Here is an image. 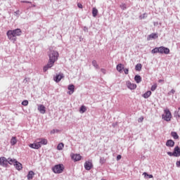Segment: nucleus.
<instances>
[{"instance_id": "obj_41", "label": "nucleus", "mask_w": 180, "mask_h": 180, "mask_svg": "<svg viewBox=\"0 0 180 180\" xmlns=\"http://www.w3.org/2000/svg\"><path fill=\"white\" fill-rule=\"evenodd\" d=\"M124 72L126 75H127V74H129V69L127 68L124 69Z\"/></svg>"}, {"instance_id": "obj_52", "label": "nucleus", "mask_w": 180, "mask_h": 180, "mask_svg": "<svg viewBox=\"0 0 180 180\" xmlns=\"http://www.w3.org/2000/svg\"><path fill=\"white\" fill-rule=\"evenodd\" d=\"M31 7H32V8H36V5L32 4V5L31 6Z\"/></svg>"}, {"instance_id": "obj_43", "label": "nucleus", "mask_w": 180, "mask_h": 180, "mask_svg": "<svg viewBox=\"0 0 180 180\" xmlns=\"http://www.w3.org/2000/svg\"><path fill=\"white\" fill-rule=\"evenodd\" d=\"M21 3L22 4H32V2L29 1H21Z\"/></svg>"}, {"instance_id": "obj_33", "label": "nucleus", "mask_w": 180, "mask_h": 180, "mask_svg": "<svg viewBox=\"0 0 180 180\" xmlns=\"http://www.w3.org/2000/svg\"><path fill=\"white\" fill-rule=\"evenodd\" d=\"M22 106H27V105H29V101L27 100H24L22 102Z\"/></svg>"}, {"instance_id": "obj_17", "label": "nucleus", "mask_w": 180, "mask_h": 180, "mask_svg": "<svg viewBox=\"0 0 180 180\" xmlns=\"http://www.w3.org/2000/svg\"><path fill=\"white\" fill-rule=\"evenodd\" d=\"M38 141H39L38 143H39L40 146L47 145L48 141H47V139H38Z\"/></svg>"}, {"instance_id": "obj_39", "label": "nucleus", "mask_w": 180, "mask_h": 180, "mask_svg": "<svg viewBox=\"0 0 180 180\" xmlns=\"http://www.w3.org/2000/svg\"><path fill=\"white\" fill-rule=\"evenodd\" d=\"M56 133H58V129H53L51 131V134H54Z\"/></svg>"}, {"instance_id": "obj_12", "label": "nucleus", "mask_w": 180, "mask_h": 180, "mask_svg": "<svg viewBox=\"0 0 180 180\" xmlns=\"http://www.w3.org/2000/svg\"><path fill=\"white\" fill-rule=\"evenodd\" d=\"M127 86L131 90L136 89V88H137V85L136 84H133L130 82H127Z\"/></svg>"}, {"instance_id": "obj_27", "label": "nucleus", "mask_w": 180, "mask_h": 180, "mask_svg": "<svg viewBox=\"0 0 180 180\" xmlns=\"http://www.w3.org/2000/svg\"><path fill=\"white\" fill-rule=\"evenodd\" d=\"M92 15H93L94 18H96V16L98 15V9H96V8H93Z\"/></svg>"}, {"instance_id": "obj_37", "label": "nucleus", "mask_w": 180, "mask_h": 180, "mask_svg": "<svg viewBox=\"0 0 180 180\" xmlns=\"http://www.w3.org/2000/svg\"><path fill=\"white\" fill-rule=\"evenodd\" d=\"M155 89H157V84H153V85L151 86V89H150V90H151L152 91H155Z\"/></svg>"}, {"instance_id": "obj_46", "label": "nucleus", "mask_w": 180, "mask_h": 180, "mask_svg": "<svg viewBox=\"0 0 180 180\" xmlns=\"http://www.w3.org/2000/svg\"><path fill=\"white\" fill-rule=\"evenodd\" d=\"M84 32H88V28L86 27H84Z\"/></svg>"}, {"instance_id": "obj_26", "label": "nucleus", "mask_w": 180, "mask_h": 180, "mask_svg": "<svg viewBox=\"0 0 180 180\" xmlns=\"http://www.w3.org/2000/svg\"><path fill=\"white\" fill-rule=\"evenodd\" d=\"M80 113H85L86 112V107L85 105H82L79 108Z\"/></svg>"}, {"instance_id": "obj_22", "label": "nucleus", "mask_w": 180, "mask_h": 180, "mask_svg": "<svg viewBox=\"0 0 180 180\" xmlns=\"http://www.w3.org/2000/svg\"><path fill=\"white\" fill-rule=\"evenodd\" d=\"M11 146H15L16 143H18V139H16V136H13L10 141Z\"/></svg>"}, {"instance_id": "obj_4", "label": "nucleus", "mask_w": 180, "mask_h": 180, "mask_svg": "<svg viewBox=\"0 0 180 180\" xmlns=\"http://www.w3.org/2000/svg\"><path fill=\"white\" fill-rule=\"evenodd\" d=\"M167 154L169 157H180V148H179V146H176L174 148L173 152H167Z\"/></svg>"}, {"instance_id": "obj_23", "label": "nucleus", "mask_w": 180, "mask_h": 180, "mask_svg": "<svg viewBox=\"0 0 180 180\" xmlns=\"http://www.w3.org/2000/svg\"><path fill=\"white\" fill-rule=\"evenodd\" d=\"M134 80L136 81V84H140V82H141V76L139 75H135Z\"/></svg>"}, {"instance_id": "obj_7", "label": "nucleus", "mask_w": 180, "mask_h": 180, "mask_svg": "<svg viewBox=\"0 0 180 180\" xmlns=\"http://www.w3.org/2000/svg\"><path fill=\"white\" fill-rule=\"evenodd\" d=\"M159 53L160 54H169V49L165 46L159 47Z\"/></svg>"}, {"instance_id": "obj_29", "label": "nucleus", "mask_w": 180, "mask_h": 180, "mask_svg": "<svg viewBox=\"0 0 180 180\" xmlns=\"http://www.w3.org/2000/svg\"><path fill=\"white\" fill-rule=\"evenodd\" d=\"M152 54H156V53H160V48L155 47L151 51Z\"/></svg>"}, {"instance_id": "obj_18", "label": "nucleus", "mask_w": 180, "mask_h": 180, "mask_svg": "<svg viewBox=\"0 0 180 180\" xmlns=\"http://www.w3.org/2000/svg\"><path fill=\"white\" fill-rule=\"evenodd\" d=\"M14 165L15 166V169H18V171H20V169H22V168H23L22 167L21 163L18 161L15 162Z\"/></svg>"}, {"instance_id": "obj_51", "label": "nucleus", "mask_w": 180, "mask_h": 180, "mask_svg": "<svg viewBox=\"0 0 180 180\" xmlns=\"http://www.w3.org/2000/svg\"><path fill=\"white\" fill-rule=\"evenodd\" d=\"M23 82H27V78H25Z\"/></svg>"}, {"instance_id": "obj_13", "label": "nucleus", "mask_w": 180, "mask_h": 180, "mask_svg": "<svg viewBox=\"0 0 180 180\" xmlns=\"http://www.w3.org/2000/svg\"><path fill=\"white\" fill-rule=\"evenodd\" d=\"M175 146V142L172 139H169L166 141V146L170 147L171 148Z\"/></svg>"}, {"instance_id": "obj_53", "label": "nucleus", "mask_w": 180, "mask_h": 180, "mask_svg": "<svg viewBox=\"0 0 180 180\" xmlns=\"http://www.w3.org/2000/svg\"><path fill=\"white\" fill-rule=\"evenodd\" d=\"M178 110H180V107L178 108Z\"/></svg>"}, {"instance_id": "obj_28", "label": "nucleus", "mask_w": 180, "mask_h": 180, "mask_svg": "<svg viewBox=\"0 0 180 180\" xmlns=\"http://www.w3.org/2000/svg\"><path fill=\"white\" fill-rule=\"evenodd\" d=\"M141 68H143V66L141 65V63H138L135 66L136 71H140L141 70Z\"/></svg>"}, {"instance_id": "obj_24", "label": "nucleus", "mask_w": 180, "mask_h": 180, "mask_svg": "<svg viewBox=\"0 0 180 180\" xmlns=\"http://www.w3.org/2000/svg\"><path fill=\"white\" fill-rule=\"evenodd\" d=\"M171 136L173 137V139H174V140H178V139H179V136L176 131H172Z\"/></svg>"}, {"instance_id": "obj_15", "label": "nucleus", "mask_w": 180, "mask_h": 180, "mask_svg": "<svg viewBox=\"0 0 180 180\" xmlns=\"http://www.w3.org/2000/svg\"><path fill=\"white\" fill-rule=\"evenodd\" d=\"M63 78H64L63 74L56 75V77L54 78V81H56V82H60V81H61Z\"/></svg>"}, {"instance_id": "obj_21", "label": "nucleus", "mask_w": 180, "mask_h": 180, "mask_svg": "<svg viewBox=\"0 0 180 180\" xmlns=\"http://www.w3.org/2000/svg\"><path fill=\"white\" fill-rule=\"evenodd\" d=\"M150 96H151V91H148L145 94H143V97L145 99H148V98H150Z\"/></svg>"}, {"instance_id": "obj_8", "label": "nucleus", "mask_w": 180, "mask_h": 180, "mask_svg": "<svg viewBox=\"0 0 180 180\" xmlns=\"http://www.w3.org/2000/svg\"><path fill=\"white\" fill-rule=\"evenodd\" d=\"M94 165H92V162L86 161L84 162V168L86 171H91Z\"/></svg>"}, {"instance_id": "obj_11", "label": "nucleus", "mask_w": 180, "mask_h": 180, "mask_svg": "<svg viewBox=\"0 0 180 180\" xmlns=\"http://www.w3.org/2000/svg\"><path fill=\"white\" fill-rule=\"evenodd\" d=\"M155 39H158V33H152L150 34H149L147 37V40L148 41H150V40H153Z\"/></svg>"}, {"instance_id": "obj_49", "label": "nucleus", "mask_w": 180, "mask_h": 180, "mask_svg": "<svg viewBox=\"0 0 180 180\" xmlns=\"http://www.w3.org/2000/svg\"><path fill=\"white\" fill-rule=\"evenodd\" d=\"M19 11H15V15H19Z\"/></svg>"}, {"instance_id": "obj_16", "label": "nucleus", "mask_w": 180, "mask_h": 180, "mask_svg": "<svg viewBox=\"0 0 180 180\" xmlns=\"http://www.w3.org/2000/svg\"><path fill=\"white\" fill-rule=\"evenodd\" d=\"M38 110L41 115H44V113H46V107L43 105H40L38 106Z\"/></svg>"}, {"instance_id": "obj_2", "label": "nucleus", "mask_w": 180, "mask_h": 180, "mask_svg": "<svg viewBox=\"0 0 180 180\" xmlns=\"http://www.w3.org/2000/svg\"><path fill=\"white\" fill-rule=\"evenodd\" d=\"M8 39H9V40H12L13 41H16V37L17 36H20L22 34V30L19 28H17L15 30H8L6 32Z\"/></svg>"}, {"instance_id": "obj_3", "label": "nucleus", "mask_w": 180, "mask_h": 180, "mask_svg": "<svg viewBox=\"0 0 180 180\" xmlns=\"http://www.w3.org/2000/svg\"><path fill=\"white\" fill-rule=\"evenodd\" d=\"M52 171L54 174H62L63 171H64V165L58 164L52 167Z\"/></svg>"}, {"instance_id": "obj_40", "label": "nucleus", "mask_w": 180, "mask_h": 180, "mask_svg": "<svg viewBox=\"0 0 180 180\" xmlns=\"http://www.w3.org/2000/svg\"><path fill=\"white\" fill-rule=\"evenodd\" d=\"M174 94H175V90L174 89H172L169 93H168V95H174Z\"/></svg>"}, {"instance_id": "obj_48", "label": "nucleus", "mask_w": 180, "mask_h": 180, "mask_svg": "<svg viewBox=\"0 0 180 180\" xmlns=\"http://www.w3.org/2000/svg\"><path fill=\"white\" fill-rule=\"evenodd\" d=\"M158 82H159L160 84H161V82H164V79H159V80H158Z\"/></svg>"}, {"instance_id": "obj_42", "label": "nucleus", "mask_w": 180, "mask_h": 180, "mask_svg": "<svg viewBox=\"0 0 180 180\" xmlns=\"http://www.w3.org/2000/svg\"><path fill=\"white\" fill-rule=\"evenodd\" d=\"M120 160H122V155H118L117 156V161H120Z\"/></svg>"}, {"instance_id": "obj_9", "label": "nucleus", "mask_w": 180, "mask_h": 180, "mask_svg": "<svg viewBox=\"0 0 180 180\" xmlns=\"http://www.w3.org/2000/svg\"><path fill=\"white\" fill-rule=\"evenodd\" d=\"M29 147H30V148H34V150H39V148H41V145H40V143L37 142L35 143H30Z\"/></svg>"}, {"instance_id": "obj_32", "label": "nucleus", "mask_w": 180, "mask_h": 180, "mask_svg": "<svg viewBox=\"0 0 180 180\" xmlns=\"http://www.w3.org/2000/svg\"><path fill=\"white\" fill-rule=\"evenodd\" d=\"M174 117H176V119H179L180 118L179 110L174 112Z\"/></svg>"}, {"instance_id": "obj_5", "label": "nucleus", "mask_w": 180, "mask_h": 180, "mask_svg": "<svg viewBox=\"0 0 180 180\" xmlns=\"http://www.w3.org/2000/svg\"><path fill=\"white\" fill-rule=\"evenodd\" d=\"M165 116L164 115H162V119L165 120L166 122H170L171 119L172 117V115L171 114V111H169L168 109H165L164 110Z\"/></svg>"}, {"instance_id": "obj_34", "label": "nucleus", "mask_w": 180, "mask_h": 180, "mask_svg": "<svg viewBox=\"0 0 180 180\" xmlns=\"http://www.w3.org/2000/svg\"><path fill=\"white\" fill-rule=\"evenodd\" d=\"M143 175H144V176H148V178H150V179L153 178V174H147V172H143Z\"/></svg>"}, {"instance_id": "obj_31", "label": "nucleus", "mask_w": 180, "mask_h": 180, "mask_svg": "<svg viewBox=\"0 0 180 180\" xmlns=\"http://www.w3.org/2000/svg\"><path fill=\"white\" fill-rule=\"evenodd\" d=\"M92 65L94 66V68H99V65H98V63L95 60L92 61Z\"/></svg>"}, {"instance_id": "obj_44", "label": "nucleus", "mask_w": 180, "mask_h": 180, "mask_svg": "<svg viewBox=\"0 0 180 180\" xmlns=\"http://www.w3.org/2000/svg\"><path fill=\"white\" fill-rule=\"evenodd\" d=\"M101 72H103V74H106V70L102 68V69L101 70Z\"/></svg>"}, {"instance_id": "obj_6", "label": "nucleus", "mask_w": 180, "mask_h": 180, "mask_svg": "<svg viewBox=\"0 0 180 180\" xmlns=\"http://www.w3.org/2000/svg\"><path fill=\"white\" fill-rule=\"evenodd\" d=\"M0 165L1 167H4V168L8 167V159L5 157L0 158Z\"/></svg>"}, {"instance_id": "obj_20", "label": "nucleus", "mask_w": 180, "mask_h": 180, "mask_svg": "<svg viewBox=\"0 0 180 180\" xmlns=\"http://www.w3.org/2000/svg\"><path fill=\"white\" fill-rule=\"evenodd\" d=\"M7 160H8V165L10 164V165H15V163L18 161L15 159H12L11 158L7 159Z\"/></svg>"}, {"instance_id": "obj_30", "label": "nucleus", "mask_w": 180, "mask_h": 180, "mask_svg": "<svg viewBox=\"0 0 180 180\" xmlns=\"http://www.w3.org/2000/svg\"><path fill=\"white\" fill-rule=\"evenodd\" d=\"M63 148H64V143H60L57 146V150H58L59 151H61V150H63Z\"/></svg>"}, {"instance_id": "obj_1", "label": "nucleus", "mask_w": 180, "mask_h": 180, "mask_svg": "<svg viewBox=\"0 0 180 180\" xmlns=\"http://www.w3.org/2000/svg\"><path fill=\"white\" fill-rule=\"evenodd\" d=\"M49 60L46 65L43 68L44 72H46L49 68H51L54 65V63L58 60L59 54L58 51L55 50H50L49 52Z\"/></svg>"}, {"instance_id": "obj_47", "label": "nucleus", "mask_w": 180, "mask_h": 180, "mask_svg": "<svg viewBox=\"0 0 180 180\" xmlns=\"http://www.w3.org/2000/svg\"><path fill=\"white\" fill-rule=\"evenodd\" d=\"M143 120H144V118L143 117H140L138 120V122H143Z\"/></svg>"}, {"instance_id": "obj_50", "label": "nucleus", "mask_w": 180, "mask_h": 180, "mask_svg": "<svg viewBox=\"0 0 180 180\" xmlns=\"http://www.w3.org/2000/svg\"><path fill=\"white\" fill-rule=\"evenodd\" d=\"M79 41H82V40L84 39L83 38H82V37H79Z\"/></svg>"}, {"instance_id": "obj_10", "label": "nucleus", "mask_w": 180, "mask_h": 180, "mask_svg": "<svg viewBox=\"0 0 180 180\" xmlns=\"http://www.w3.org/2000/svg\"><path fill=\"white\" fill-rule=\"evenodd\" d=\"M70 157L72 160L75 161V162H76L77 161H80L82 158V156L79 154H71Z\"/></svg>"}, {"instance_id": "obj_45", "label": "nucleus", "mask_w": 180, "mask_h": 180, "mask_svg": "<svg viewBox=\"0 0 180 180\" xmlns=\"http://www.w3.org/2000/svg\"><path fill=\"white\" fill-rule=\"evenodd\" d=\"M77 6H78V8H79L80 9H82V4H77Z\"/></svg>"}, {"instance_id": "obj_38", "label": "nucleus", "mask_w": 180, "mask_h": 180, "mask_svg": "<svg viewBox=\"0 0 180 180\" xmlns=\"http://www.w3.org/2000/svg\"><path fill=\"white\" fill-rule=\"evenodd\" d=\"M120 8H121V9H122V11H124L125 9L127 8V6H126L125 4H122V5L120 6Z\"/></svg>"}, {"instance_id": "obj_19", "label": "nucleus", "mask_w": 180, "mask_h": 180, "mask_svg": "<svg viewBox=\"0 0 180 180\" xmlns=\"http://www.w3.org/2000/svg\"><path fill=\"white\" fill-rule=\"evenodd\" d=\"M33 176H34V171H30L28 172V174L27 176V178L28 180L33 179Z\"/></svg>"}, {"instance_id": "obj_25", "label": "nucleus", "mask_w": 180, "mask_h": 180, "mask_svg": "<svg viewBox=\"0 0 180 180\" xmlns=\"http://www.w3.org/2000/svg\"><path fill=\"white\" fill-rule=\"evenodd\" d=\"M124 68V67L123 66V65L122 63H119L117 65V70L118 71V72H122V71Z\"/></svg>"}, {"instance_id": "obj_14", "label": "nucleus", "mask_w": 180, "mask_h": 180, "mask_svg": "<svg viewBox=\"0 0 180 180\" xmlns=\"http://www.w3.org/2000/svg\"><path fill=\"white\" fill-rule=\"evenodd\" d=\"M68 89L70 91L68 92L69 95H72V94H74V91L75 89V86H74V84H70L68 86Z\"/></svg>"}, {"instance_id": "obj_35", "label": "nucleus", "mask_w": 180, "mask_h": 180, "mask_svg": "<svg viewBox=\"0 0 180 180\" xmlns=\"http://www.w3.org/2000/svg\"><path fill=\"white\" fill-rule=\"evenodd\" d=\"M105 162H106L105 158H100V164H105Z\"/></svg>"}, {"instance_id": "obj_36", "label": "nucleus", "mask_w": 180, "mask_h": 180, "mask_svg": "<svg viewBox=\"0 0 180 180\" xmlns=\"http://www.w3.org/2000/svg\"><path fill=\"white\" fill-rule=\"evenodd\" d=\"M147 18V13H143L139 16L140 19H146Z\"/></svg>"}]
</instances>
